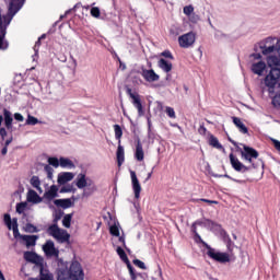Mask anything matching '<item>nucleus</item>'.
I'll return each mask as SVG.
<instances>
[{
  "instance_id": "63",
  "label": "nucleus",
  "mask_w": 280,
  "mask_h": 280,
  "mask_svg": "<svg viewBox=\"0 0 280 280\" xmlns=\"http://www.w3.org/2000/svg\"><path fill=\"white\" fill-rule=\"evenodd\" d=\"M119 242H121L122 246H126V238L124 236L119 237Z\"/></svg>"
},
{
  "instance_id": "51",
  "label": "nucleus",
  "mask_w": 280,
  "mask_h": 280,
  "mask_svg": "<svg viewBox=\"0 0 280 280\" xmlns=\"http://www.w3.org/2000/svg\"><path fill=\"white\" fill-rule=\"evenodd\" d=\"M0 137L2 141H5V137H8V131L3 127H0Z\"/></svg>"
},
{
  "instance_id": "36",
  "label": "nucleus",
  "mask_w": 280,
  "mask_h": 280,
  "mask_svg": "<svg viewBox=\"0 0 280 280\" xmlns=\"http://www.w3.org/2000/svg\"><path fill=\"white\" fill-rule=\"evenodd\" d=\"M36 124H40V120H38V118H36L32 115H28L27 119H26V125L27 126H36Z\"/></svg>"
},
{
  "instance_id": "7",
  "label": "nucleus",
  "mask_w": 280,
  "mask_h": 280,
  "mask_svg": "<svg viewBox=\"0 0 280 280\" xmlns=\"http://www.w3.org/2000/svg\"><path fill=\"white\" fill-rule=\"evenodd\" d=\"M178 43L179 47L188 49V47H191L196 43V34L194 32L186 33L178 37Z\"/></svg>"
},
{
  "instance_id": "26",
  "label": "nucleus",
  "mask_w": 280,
  "mask_h": 280,
  "mask_svg": "<svg viewBox=\"0 0 280 280\" xmlns=\"http://www.w3.org/2000/svg\"><path fill=\"white\" fill-rule=\"evenodd\" d=\"M24 259L26 261H31V264H36V261H38V255H36L34 252H25Z\"/></svg>"
},
{
  "instance_id": "43",
  "label": "nucleus",
  "mask_w": 280,
  "mask_h": 280,
  "mask_svg": "<svg viewBox=\"0 0 280 280\" xmlns=\"http://www.w3.org/2000/svg\"><path fill=\"white\" fill-rule=\"evenodd\" d=\"M133 264L141 270H148L145 262L141 261L140 259H133Z\"/></svg>"
},
{
  "instance_id": "25",
  "label": "nucleus",
  "mask_w": 280,
  "mask_h": 280,
  "mask_svg": "<svg viewBox=\"0 0 280 280\" xmlns=\"http://www.w3.org/2000/svg\"><path fill=\"white\" fill-rule=\"evenodd\" d=\"M116 156H117L118 167H121L125 161V152H124V147H121L120 144L117 148Z\"/></svg>"
},
{
  "instance_id": "55",
  "label": "nucleus",
  "mask_w": 280,
  "mask_h": 280,
  "mask_svg": "<svg viewBox=\"0 0 280 280\" xmlns=\"http://www.w3.org/2000/svg\"><path fill=\"white\" fill-rule=\"evenodd\" d=\"M201 202H207L208 205H218V201L215 200H209V199H200Z\"/></svg>"
},
{
  "instance_id": "15",
  "label": "nucleus",
  "mask_w": 280,
  "mask_h": 280,
  "mask_svg": "<svg viewBox=\"0 0 280 280\" xmlns=\"http://www.w3.org/2000/svg\"><path fill=\"white\" fill-rule=\"evenodd\" d=\"M267 65L270 68V71H280V58L277 56H269L267 58Z\"/></svg>"
},
{
  "instance_id": "33",
  "label": "nucleus",
  "mask_w": 280,
  "mask_h": 280,
  "mask_svg": "<svg viewBox=\"0 0 280 280\" xmlns=\"http://www.w3.org/2000/svg\"><path fill=\"white\" fill-rule=\"evenodd\" d=\"M114 132H115L116 139L120 142L121 137H124V130H121V126L114 125Z\"/></svg>"
},
{
  "instance_id": "10",
  "label": "nucleus",
  "mask_w": 280,
  "mask_h": 280,
  "mask_svg": "<svg viewBox=\"0 0 280 280\" xmlns=\"http://www.w3.org/2000/svg\"><path fill=\"white\" fill-rule=\"evenodd\" d=\"M43 250L47 257H58L60 255V250L56 248L54 241H47L43 246Z\"/></svg>"
},
{
  "instance_id": "31",
  "label": "nucleus",
  "mask_w": 280,
  "mask_h": 280,
  "mask_svg": "<svg viewBox=\"0 0 280 280\" xmlns=\"http://www.w3.org/2000/svg\"><path fill=\"white\" fill-rule=\"evenodd\" d=\"M117 255L120 257L121 261L125 264H128L130 259H128V255H126V252L121 247H117L116 249Z\"/></svg>"
},
{
  "instance_id": "37",
  "label": "nucleus",
  "mask_w": 280,
  "mask_h": 280,
  "mask_svg": "<svg viewBox=\"0 0 280 280\" xmlns=\"http://www.w3.org/2000/svg\"><path fill=\"white\" fill-rule=\"evenodd\" d=\"M11 229L13 231L14 237H18V236L21 237V233H19V223H18L16 219H13V223H12Z\"/></svg>"
},
{
  "instance_id": "11",
  "label": "nucleus",
  "mask_w": 280,
  "mask_h": 280,
  "mask_svg": "<svg viewBox=\"0 0 280 280\" xmlns=\"http://www.w3.org/2000/svg\"><path fill=\"white\" fill-rule=\"evenodd\" d=\"M130 176L135 198L139 199L141 196V184L139 183V178H137V173H135V171H130Z\"/></svg>"
},
{
  "instance_id": "18",
  "label": "nucleus",
  "mask_w": 280,
  "mask_h": 280,
  "mask_svg": "<svg viewBox=\"0 0 280 280\" xmlns=\"http://www.w3.org/2000/svg\"><path fill=\"white\" fill-rule=\"evenodd\" d=\"M232 121L234 124V126H236V128H238L240 132H242V135H248V127H246V125H244V121H242V118L232 117Z\"/></svg>"
},
{
  "instance_id": "4",
  "label": "nucleus",
  "mask_w": 280,
  "mask_h": 280,
  "mask_svg": "<svg viewBox=\"0 0 280 280\" xmlns=\"http://www.w3.org/2000/svg\"><path fill=\"white\" fill-rule=\"evenodd\" d=\"M48 235L54 237L58 242V244H69L71 240V234L67 232V230L60 229L58 224H52L47 229Z\"/></svg>"
},
{
  "instance_id": "56",
  "label": "nucleus",
  "mask_w": 280,
  "mask_h": 280,
  "mask_svg": "<svg viewBox=\"0 0 280 280\" xmlns=\"http://www.w3.org/2000/svg\"><path fill=\"white\" fill-rule=\"evenodd\" d=\"M118 62H119V70L126 71V69H127L126 65L120 59H118Z\"/></svg>"
},
{
  "instance_id": "13",
  "label": "nucleus",
  "mask_w": 280,
  "mask_h": 280,
  "mask_svg": "<svg viewBox=\"0 0 280 280\" xmlns=\"http://www.w3.org/2000/svg\"><path fill=\"white\" fill-rule=\"evenodd\" d=\"M43 198L44 200H47V202H51V200L58 198V186H50V188L44 194Z\"/></svg>"
},
{
  "instance_id": "59",
  "label": "nucleus",
  "mask_w": 280,
  "mask_h": 280,
  "mask_svg": "<svg viewBox=\"0 0 280 280\" xmlns=\"http://www.w3.org/2000/svg\"><path fill=\"white\" fill-rule=\"evenodd\" d=\"M252 56L255 60H261V54H253Z\"/></svg>"
},
{
  "instance_id": "64",
  "label": "nucleus",
  "mask_w": 280,
  "mask_h": 280,
  "mask_svg": "<svg viewBox=\"0 0 280 280\" xmlns=\"http://www.w3.org/2000/svg\"><path fill=\"white\" fill-rule=\"evenodd\" d=\"M0 280H5V276H3V272L0 270Z\"/></svg>"
},
{
  "instance_id": "44",
  "label": "nucleus",
  "mask_w": 280,
  "mask_h": 280,
  "mask_svg": "<svg viewBox=\"0 0 280 280\" xmlns=\"http://www.w3.org/2000/svg\"><path fill=\"white\" fill-rule=\"evenodd\" d=\"M165 113L171 119H176V112H174V108L166 107Z\"/></svg>"
},
{
  "instance_id": "3",
  "label": "nucleus",
  "mask_w": 280,
  "mask_h": 280,
  "mask_svg": "<svg viewBox=\"0 0 280 280\" xmlns=\"http://www.w3.org/2000/svg\"><path fill=\"white\" fill-rule=\"evenodd\" d=\"M243 150L244 151L241 152L242 159H244L245 161H248V163L252 164V167L254 170H257L258 167H262L264 161L259 160V152H257V150L247 145H243Z\"/></svg>"
},
{
  "instance_id": "14",
  "label": "nucleus",
  "mask_w": 280,
  "mask_h": 280,
  "mask_svg": "<svg viewBox=\"0 0 280 280\" xmlns=\"http://www.w3.org/2000/svg\"><path fill=\"white\" fill-rule=\"evenodd\" d=\"M54 205H56L57 207H60L61 209H71V207H74L75 202L71 200V198L55 199Z\"/></svg>"
},
{
  "instance_id": "23",
  "label": "nucleus",
  "mask_w": 280,
  "mask_h": 280,
  "mask_svg": "<svg viewBox=\"0 0 280 280\" xmlns=\"http://www.w3.org/2000/svg\"><path fill=\"white\" fill-rule=\"evenodd\" d=\"M158 67H160L162 69V71H172V61H170L165 58H161L158 61Z\"/></svg>"
},
{
  "instance_id": "60",
  "label": "nucleus",
  "mask_w": 280,
  "mask_h": 280,
  "mask_svg": "<svg viewBox=\"0 0 280 280\" xmlns=\"http://www.w3.org/2000/svg\"><path fill=\"white\" fill-rule=\"evenodd\" d=\"M38 47H40V38H38L37 42L35 43L34 50L36 51Z\"/></svg>"
},
{
  "instance_id": "39",
  "label": "nucleus",
  "mask_w": 280,
  "mask_h": 280,
  "mask_svg": "<svg viewBox=\"0 0 280 280\" xmlns=\"http://www.w3.org/2000/svg\"><path fill=\"white\" fill-rule=\"evenodd\" d=\"M91 16H93L94 19H100L102 12L100 11V8L97 7H93L90 11Z\"/></svg>"
},
{
  "instance_id": "29",
  "label": "nucleus",
  "mask_w": 280,
  "mask_h": 280,
  "mask_svg": "<svg viewBox=\"0 0 280 280\" xmlns=\"http://www.w3.org/2000/svg\"><path fill=\"white\" fill-rule=\"evenodd\" d=\"M31 185H32V187L37 189V191H39V194H43V188H40V178H38V176H33L31 178Z\"/></svg>"
},
{
  "instance_id": "9",
  "label": "nucleus",
  "mask_w": 280,
  "mask_h": 280,
  "mask_svg": "<svg viewBox=\"0 0 280 280\" xmlns=\"http://www.w3.org/2000/svg\"><path fill=\"white\" fill-rule=\"evenodd\" d=\"M230 163L233 167V170H235V172H248V170H250V166H246L244 165L242 162H240V160L237 158H235V155L233 153L230 154Z\"/></svg>"
},
{
  "instance_id": "16",
  "label": "nucleus",
  "mask_w": 280,
  "mask_h": 280,
  "mask_svg": "<svg viewBox=\"0 0 280 280\" xmlns=\"http://www.w3.org/2000/svg\"><path fill=\"white\" fill-rule=\"evenodd\" d=\"M20 238L24 241L26 248L36 246L38 235H20Z\"/></svg>"
},
{
  "instance_id": "45",
  "label": "nucleus",
  "mask_w": 280,
  "mask_h": 280,
  "mask_svg": "<svg viewBox=\"0 0 280 280\" xmlns=\"http://www.w3.org/2000/svg\"><path fill=\"white\" fill-rule=\"evenodd\" d=\"M184 14H186V16H191L194 14V5L184 7Z\"/></svg>"
},
{
  "instance_id": "6",
  "label": "nucleus",
  "mask_w": 280,
  "mask_h": 280,
  "mask_svg": "<svg viewBox=\"0 0 280 280\" xmlns=\"http://www.w3.org/2000/svg\"><path fill=\"white\" fill-rule=\"evenodd\" d=\"M70 279L71 280H84V271L82 265L78 261H73L70 266Z\"/></svg>"
},
{
  "instance_id": "62",
  "label": "nucleus",
  "mask_w": 280,
  "mask_h": 280,
  "mask_svg": "<svg viewBox=\"0 0 280 280\" xmlns=\"http://www.w3.org/2000/svg\"><path fill=\"white\" fill-rule=\"evenodd\" d=\"M230 143L233 144L235 148H237V143L235 142V140L228 138Z\"/></svg>"
},
{
  "instance_id": "21",
  "label": "nucleus",
  "mask_w": 280,
  "mask_h": 280,
  "mask_svg": "<svg viewBox=\"0 0 280 280\" xmlns=\"http://www.w3.org/2000/svg\"><path fill=\"white\" fill-rule=\"evenodd\" d=\"M3 117H4V126L7 130H12V121H14V118L12 117V112L4 108Z\"/></svg>"
},
{
  "instance_id": "57",
  "label": "nucleus",
  "mask_w": 280,
  "mask_h": 280,
  "mask_svg": "<svg viewBox=\"0 0 280 280\" xmlns=\"http://www.w3.org/2000/svg\"><path fill=\"white\" fill-rule=\"evenodd\" d=\"M231 246H233V242L229 241V243H228V249H229V252L231 253V255L233 256V248H232Z\"/></svg>"
},
{
  "instance_id": "49",
  "label": "nucleus",
  "mask_w": 280,
  "mask_h": 280,
  "mask_svg": "<svg viewBox=\"0 0 280 280\" xmlns=\"http://www.w3.org/2000/svg\"><path fill=\"white\" fill-rule=\"evenodd\" d=\"M21 82H23V74H21V73L15 74V77L13 79V83L21 84Z\"/></svg>"
},
{
  "instance_id": "2",
  "label": "nucleus",
  "mask_w": 280,
  "mask_h": 280,
  "mask_svg": "<svg viewBox=\"0 0 280 280\" xmlns=\"http://www.w3.org/2000/svg\"><path fill=\"white\" fill-rule=\"evenodd\" d=\"M191 231L195 235L196 242H200V244H202L207 248L208 257H210L214 261H219V264H226V262L231 261V259L229 258V254L215 252V249L211 248V246H209V244H207L205 241H202V237H200V234H198V231H196V223H194L191 225Z\"/></svg>"
},
{
  "instance_id": "19",
  "label": "nucleus",
  "mask_w": 280,
  "mask_h": 280,
  "mask_svg": "<svg viewBox=\"0 0 280 280\" xmlns=\"http://www.w3.org/2000/svg\"><path fill=\"white\" fill-rule=\"evenodd\" d=\"M2 25V16H1V9H0V27ZM10 47V44L5 39V28H3V33L0 34V51H5Z\"/></svg>"
},
{
  "instance_id": "46",
  "label": "nucleus",
  "mask_w": 280,
  "mask_h": 280,
  "mask_svg": "<svg viewBox=\"0 0 280 280\" xmlns=\"http://www.w3.org/2000/svg\"><path fill=\"white\" fill-rule=\"evenodd\" d=\"M109 233L114 235V237H119V228H117V225H112Z\"/></svg>"
},
{
  "instance_id": "5",
  "label": "nucleus",
  "mask_w": 280,
  "mask_h": 280,
  "mask_svg": "<svg viewBox=\"0 0 280 280\" xmlns=\"http://www.w3.org/2000/svg\"><path fill=\"white\" fill-rule=\"evenodd\" d=\"M275 38L272 37H268L265 39V42H260L259 43V47L261 49V54L262 56H269V54H273L275 51H277V54H279V44L280 40L277 43V46H275Z\"/></svg>"
},
{
  "instance_id": "47",
  "label": "nucleus",
  "mask_w": 280,
  "mask_h": 280,
  "mask_svg": "<svg viewBox=\"0 0 280 280\" xmlns=\"http://www.w3.org/2000/svg\"><path fill=\"white\" fill-rule=\"evenodd\" d=\"M161 56H163V58H166V60H174V55H172V51L170 50H164Z\"/></svg>"
},
{
  "instance_id": "48",
  "label": "nucleus",
  "mask_w": 280,
  "mask_h": 280,
  "mask_svg": "<svg viewBox=\"0 0 280 280\" xmlns=\"http://www.w3.org/2000/svg\"><path fill=\"white\" fill-rule=\"evenodd\" d=\"M70 191H73V186L71 185L63 186L60 189V194H70Z\"/></svg>"
},
{
  "instance_id": "20",
  "label": "nucleus",
  "mask_w": 280,
  "mask_h": 280,
  "mask_svg": "<svg viewBox=\"0 0 280 280\" xmlns=\"http://www.w3.org/2000/svg\"><path fill=\"white\" fill-rule=\"evenodd\" d=\"M72 178H74L73 173H69V172L61 173L58 175L57 183L59 185H67V183L71 182Z\"/></svg>"
},
{
  "instance_id": "40",
  "label": "nucleus",
  "mask_w": 280,
  "mask_h": 280,
  "mask_svg": "<svg viewBox=\"0 0 280 280\" xmlns=\"http://www.w3.org/2000/svg\"><path fill=\"white\" fill-rule=\"evenodd\" d=\"M126 265H127V268L129 270L130 278L132 280H137V273H135V268H132V265L130 264V261L126 262Z\"/></svg>"
},
{
  "instance_id": "42",
  "label": "nucleus",
  "mask_w": 280,
  "mask_h": 280,
  "mask_svg": "<svg viewBox=\"0 0 280 280\" xmlns=\"http://www.w3.org/2000/svg\"><path fill=\"white\" fill-rule=\"evenodd\" d=\"M27 209L26 202H20L16 205V213H23Z\"/></svg>"
},
{
  "instance_id": "38",
  "label": "nucleus",
  "mask_w": 280,
  "mask_h": 280,
  "mask_svg": "<svg viewBox=\"0 0 280 280\" xmlns=\"http://www.w3.org/2000/svg\"><path fill=\"white\" fill-rule=\"evenodd\" d=\"M44 170L47 174V178L52 179L54 178V168L49 164H46L44 166Z\"/></svg>"
},
{
  "instance_id": "50",
  "label": "nucleus",
  "mask_w": 280,
  "mask_h": 280,
  "mask_svg": "<svg viewBox=\"0 0 280 280\" xmlns=\"http://www.w3.org/2000/svg\"><path fill=\"white\" fill-rule=\"evenodd\" d=\"M189 21L190 23H198L200 21V16L196 13H192L191 15H189Z\"/></svg>"
},
{
  "instance_id": "1",
  "label": "nucleus",
  "mask_w": 280,
  "mask_h": 280,
  "mask_svg": "<svg viewBox=\"0 0 280 280\" xmlns=\"http://www.w3.org/2000/svg\"><path fill=\"white\" fill-rule=\"evenodd\" d=\"M25 5V0H11L9 2L8 12L5 15L2 16V25L0 26V34H3L4 30V37L7 34L8 25L12 23V19L16 16L18 12Z\"/></svg>"
},
{
  "instance_id": "53",
  "label": "nucleus",
  "mask_w": 280,
  "mask_h": 280,
  "mask_svg": "<svg viewBox=\"0 0 280 280\" xmlns=\"http://www.w3.org/2000/svg\"><path fill=\"white\" fill-rule=\"evenodd\" d=\"M58 280H69V276L65 275V272H59Z\"/></svg>"
},
{
  "instance_id": "30",
  "label": "nucleus",
  "mask_w": 280,
  "mask_h": 280,
  "mask_svg": "<svg viewBox=\"0 0 280 280\" xmlns=\"http://www.w3.org/2000/svg\"><path fill=\"white\" fill-rule=\"evenodd\" d=\"M71 220H73V213H69L63 217L62 225L65 229H71Z\"/></svg>"
},
{
  "instance_id": "35",
  "label": "nucleus",
  "mask_w": 280,
  "mask_h": 280,
  "mask_svg": "<svg viewBox=\"0 0 280 280\" xmlns=\"http://www.w3.org/2000/svg\"><path fill=\"white\" fill-rule=\"evenodd\" d=\"M3 220H4V223L8 226L9 231H12V224H14V219L12 220V217H10V214L5 213Z\"/></svg>"
},
{
  "instance_id": "58",
  "label": "nucleus",
  "mask_w": 280,
  "mask_h": 280,
  "mask_svg": "<svg viewBox=\"0 0 280 280\" xmlns=\"http://www.w3.org/2000/svg\"><path fill=\"white\" fill-rule=\"evenodd\" d=\"M12 141H13V138H12V137L9 138L8 140H5L4 147L8 148V145H10V143H12Z\"/></svg>"
},
{
  "instance_id": "34",
  "label": "nucleus",
  "mask_w": 280,
  "mask_h": 280,
  "mask_svg": "<svg viewBox=\"0 0 280 280\" xmlns=\"http://www.w3.org/2000/svg\"><path fill=\"white\" fill-rule=\"evenodd\" d=\"M24 230L26 231V233H38V228H36V225L32 224V223H26L24 226Z\"/></svg>"
},
{
  "instance_id": "24",
  "label": "nucleus",
  "mask_w": 280,
  "mask_h": 280,
  "mask_svg": "<svg viewBox=\"0 0 280 280\" xmlns=\"http://www.w3.org/2000/svg\"><path fill=\"white\" fill-rule=\"evenodd\" d=\"M59 165L60 167L68 168V170H73L75 167V164H73V161L67 158H60Z\"/></svg>"
},
{
  "instance_id": "22",
  "label": "nucleus",
  "mask_w": 280,
  "mask_h": 280,
  "mask_svg": "<svg viewBox=\"0 0 280 280\" xmlns=\"http://www.w3.org/2000/svg\"><path fill=\"white\" fill-rule=\"evenodd\" d=\"M141 75L147 82H159V74L154 71H142Z\"/></svg>"
},
{
  "instance_id": "61",
  "label": "nucleus",
  "mask_w": 280,
  "mask_h": 280,
  "mask_svg": "<svg viewBox=\"0 0 280 280\" xmlns=\"http://www.w3.org/2000/svg\"><path fill=\"white\" fill-rule=\"evenodd\" d=\"M1 154L3 156H5V154H8V147H3V149L1 150Z\"/></svg>"
},
{
  "instance_id": "12",
  "label": "nucleus",
  "mask_w": 280,
  "mask_h": 280,
  "mask_svg": "<svg viewBox=\"0 0 280 280\" xmlns=\"http://www.w3.org/2000/svg\"><path fill=\"white\" fill-rule=\"evenodd\" d=\"M78 189H84V187H93V179L86 178L85 174H79L77 178Z\"/></svg>"
},
{
  "instance_id": "27",
  "label": "nucleus",
  "mask_w": 280,
  "mask_h": 280,
  "mask_svg": "<svg viewBox=\"0 0 280 280\" xmlns=\"http://www.w3.org/2000/svg\"><path fill=\"white\" fill-rule=\"evenodd\" d=\"M28 200H30V202H34L35 205L43 202V198H40V196H38V194L34 190L30 191Z\"/></svg>"
},
{
  "instance_id": "17",
  "label": "nucleus",
  "mask_w": 280,
  "mask_h": 280,
  "mask_svg": "<svg viewBox=\"0 0 280 280\" xmlns=\"http://www.w3.org/2000/svg\"><path fill=\"white\" fill-rule=\"evenodd\" d=\"M135 159L139 162L143 161L145 159V152H143V144H141V140H137L136 143V152H135Z\"/></svg>"
},
{
  "instance_id": "28",
  "label": "nucleus",
  "mask_w": 280,
  "mask_h": 280,
  "mask_svg": "<svg viewBox=\"0 0 280 280\" xmlns=\"http://www.w3.org/2000/svg\"><path fill=\"white\" fill-rule=\"evenodd\" d=\"M209 145H211L212 148H215L217 150H224V148L221 145L218 138H215L214 136H210Z\"/></svg>"
},
{
  "instance_id": "41",
  "label": "nucleus",
  "mask_w": 280,
  "mask_h": 280,
  "mask_svg": "<svg viewBox=\"0 0 280 280\" xmlns=\"http://www.w3.org/2000/svg\"><path fill=\"white\" fill-rule=\"evenodd\" d=\"M48 163L52 165V167H60V160H58V158H49Z\"/></svg>"
},
{
  "instance_id": "8",
  "label": "nucleus",
  "mask_w": 280,
  "mask_h": 280,
  "mask_svg": "<svg viewBox=\"0 0 280 280\" xmlns=\"http://www.w3.org/2000/svg\"><path fill=\"white\" fill-rule=\"evenodd\" d=\"M127 95H129L130 100H132V104L135 108H137L138 114L141 116L143 115V105L141 104V96L137 93L132 92V89L127 88L126 89Z\"/></svg>"
},
{
  "instance_id": "54",
  "label": "nucleus",
  "mask_w": 280,
  "mask_h": 280,
  "mask_svg": "<svg viewBox=\"0 0 280 280\" xmlns=\"http://www.w3.org/2000/svg\"><path fill=\"white\" fill-rule=\"evenodd\" d=\"M276 150H278L280 152V141L277 139H271Z\"/></svg>"
},
{
  "instance_id": "52",
  "label": "nucleus",
  "mask_w": 280,
  "mask_h": 280,
  "mask_svg": "<svg viewBox=\"0 0 280 280\" xmlns=\"http://www.w3.org/2000/svg\"><path fill=\"white\" fill-rule=\"evenodd\" d=\"M14 120H15V121H24V120H25V117H23V116L21 115V113H15V114H14Z\"/></svg>"
},
{
  "instance_id": "32",
  "label": "nucleus",
  "mask_w": 280,
  "mask_h": 280,
  "mask_svg": "<svg viewBox=\"0 0 280 280\" xmlns=\"http://www.w3.org/2000/svg\"><path fill=\"white\" fill-rule=\"evenodd\" d=\"M252 71H266V62L258 61L252 65Z\"/></svg>"
}]
</instances>
